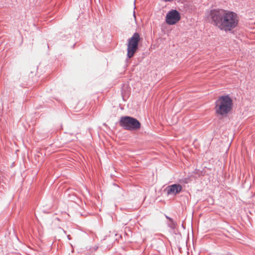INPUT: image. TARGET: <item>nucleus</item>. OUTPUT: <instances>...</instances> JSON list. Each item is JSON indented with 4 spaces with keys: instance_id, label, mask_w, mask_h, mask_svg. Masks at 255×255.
<instances>
[{
    "instance_id": "4",
    "label": "nucleus",
    "mask_w": 255,
    "mask_h": 255,
    "mask_svg": "<svg viewBox=\"0 0 255 255\" xmlns=\"http://www.w3.org/2000/svg\"><path fill=\"white\" fill-rule=\"evenodd\" d=\"M120 123L121 126L127 130H138L141 126L139 122L136 119L128 116L122 117Z\"/></svg>"
},
{
    "instance_id": "1",
    "label": "nucleus",
    "mask_w": 255,
    "mask_h": 255,
    "mask_svg": "<svg viewBox=\"0 0 255 255\" xmlns=\"http://www.w3.org/2000/svg\"><path fill=\"white\" fill-rule=\"evenodd\" d=\"M207 18L211 24L226 32H231L236 28L240 21L239 16L236 12L223 8L210 10Z\"/></svg>"
},
{
    "instance_id": "2",
    "label": "nucleus",
    "mask_w": 255,
    "mask_h": 255,
    "mask_svg": "<svg viewBox=\"0 0 255 255\" xmlns=\"http://www.w3.org/2000/svg\"><path fill=\"white\" fill-rule=\"evenodd\" d=\"M232 105V100L228 96L220 97L215 103L216 113L221 116L225 115L231 111Z\"/></svg>"
},
{
    "instance_id": "3",
    "label": "nucleus",
    "mask_w": 255,
    "mask_h": 255,
    "mask_svg": "<svg viewBox=\"0 0 255 255\" xmlns=\"http://www.w3.org/2000/svg\"><path fill=\"white\" fill-rule=\"evenodd\" d=\"M140 37L138 33H134L133 35L128 39L127 44V56L130 58L133 56L138 49Z\"/></svg>"
},
{
    "instance_id": "5",
    "label": "nucleus",
    "mask_w": 255,
    "mask_h": 255,
    "mask_svg": "<svg viewBox=\"0 0 255 255\" xmlns=\"http://www.w3.org/2000/svg\"><path fill=\"white\" fill-rule=\"evenodd\" d=\"M179 12L175 9L169 11L165 17L166 22L169 25H173L177 23L180 19Z\"/></svg>"
},
{
    "instance_id": "6",
    "label": "nucleus",
    "mask_w": 255,
    "mask_h": 255,
    "mask_svg": "<svg viewBox=\"0 0 255 255\" xmlns=\"http://www.w3.org/2000/svg\"><path fill=\"white\" fill-rule=\"evenodd\" d=\"M182 190V186L180 184H173L167 187L166 190L168 195H176Z\"/></svg>"
}]
</instances>
